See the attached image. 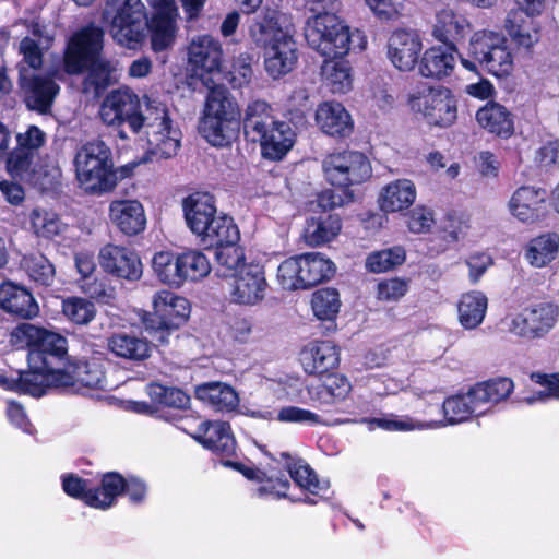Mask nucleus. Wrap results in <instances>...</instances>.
Returning <instances> with one entry per match:
<instances>
[{"mask_svg":"<svg viewBox=\"0 0 559 559\" xmlns=\"http://www.w3.org/2000/svg\"><path fill=\"white\" fill-rule=\"evenodd\" d=\"M263 50L265 71L273 79H278L289 73L297 62V47L294 40V33L278 39Z\"/></svg>","mask_w":559,"mask_h":559,"instance_id":"obj_28","label":"nucleus"},{"mask_svg":"<svg viewBox=\"0 0 559 559\" xmlns=\"http://www.w3.org/2000/svg\"><path fill=\"white\" fill-rule=\"evenodd\" d=\"M103 31L94 25L86 26L74 34L64 53V68L70 74H79L88 69L84 88L95 92L106 88L117 80L118 62L100 56Z\"/></svg>","mask_w":559,"mask_h":559,"instance_id":"obj_2","label":"nucleus"},{"mask_svg":"<svg viewBox=\"0 0 559 559\" xmlns=\"http://www.w3.org/2000/svg\"><path fill=\"white\" fill-rule=\"evenodd\" d=\"M477 123L487 132L502 139L514 133V116L503 105L488 102L476 111Z\"/></svg>","mask_w":559,"mask_h":559,"instance_id":"obj_33","label":"nucleus"},{"mask_svg":"<svg viewBox=\"0 0 559 559\" xmlns=\"http://www.w3.org/2000/svg\"><path fill=\"white\" fill-rule=\"evenodd\" d=\"M147 394L155 403L167 407L186 408L190 403V396L182 390L159 383L148 384Z\"/></svg>","mask_w":559,"mask_h":559,"instance_id":"obj_59","label":"nucleus"},{"mask_svg":"<svg viewBox=\"0 0 559 559\" xmlns=\"http://www.w3.org/2000/svg\"><path fill=\"white\" fill-rule=\"evenodd\" d=\"M369 424L370 429L374 427L381 428L388 431H412V430H428L438 429L440 424L435 421H420L405 415L389 414L381 418L366 419Z\"/></svg>","mask_w":559,"mask_h":559,"instance_id":"obj_50","label":"nucleus"},{"mask_svg":"<svg viewBox=\"0 0 559 559\" xmlns=\"http://www.w3.org/2000/svg\"><path fill=\"white\" fill-rule=\"evenodd\" d=\"M29 222L33 233L45 239H52L64 228L57 214L44 209H34L29 214Z\"/></svg>","mask_w":559,"mask_h":559,"instance_id":"obj_53","label":"nucleus"},{"mask_svg":"<svg viewBox=\"0 0 559 559\" xmlns=\"http://www.w3.org/2000/svg\"><path fill=\"white\" fill-rule=\"evenodd\" d=\"M217 263L226 269L225 276H230V274H236L240 271L242 265H247L245 263V254L240 247L237 243H233L221 249H217L215 252Z\"/></svg>","mask_w":559,"mask_h":559,"instance_id":"obj_61","label":"nucleus"},{"mask_svg":"<svg viewBox=\"0 0 559 559\" xmlns=\"http://www.w3.org/2000/svg\"><path fill=\"white\" fill-rule=\"evenodd\" d=\"M559 252V235L545 233L531 239L524 248V259L533 267H545Z\"/></svg>","mask_w":559,"mask_h":559,"instance_id":"obj_42","label":"nucleus"},{"mask_svg":"<svg viewBox=\"0 0 559 559\" xmlns=\"http://www.w3.org/2000/svg\"><path fill=\"white\" fill-rule=\"evenodd\" d=\"M0 308L22 319H33L39 313L38 304L33 295L12 282L0 284Z\"/></svg>","mask_w":559,"mask_h":559,"instance_id":"obj_30","label":"nucleus"},{"mask_svg":"<svg viewBox=\"0 0 559 559\" xmlns=\"http://www.w3.org/2000/svg\"><path fill=\"white\" fill-rule=\"evenodd\" d=\"M469 29L467 19L451 7H442L436 11L431 35L437 40L450 47H456Z\"/></svg>","mask_w":559,"mask_h":559,"instance_id":"obj_24","label":"nucleus"},{"mask_svg":"<svg viewBox=\"0 0 559 559\" xmlns=\"http://www.w3.org/2000/svg\"><path fill=\"white\" fill-rule=\"evenodd\" d=\"M22 266L33 281L41 285H50L55 278L53 264L40 253L25 255Z\"/></svg>","mask_w":559,"mask_h":559,"instance_id":"obj_58","label":"nucleus"},{"mask_svg":"<svg viewBox=\"0 0 559 559\" xmlns=\"http://www.w3.org/2000/svg\"><path fill=\"white\" fill-rule=\"evenodd\" d=\"M423 50L420 37L411 31H394L388 40V58L400 71H411Z\"/></svg>","mask_w":559,"mask_h":559,"instance_id":"obj_21","label":"nucleus"},{"mask_svg":"<svg viewBox=\"0 0 559 559\" xmlns=\"http://www.w3.org/2000/svg\"><path fill=\"white\" fill-rule=\"evenodd\" d=\"M405 258V250L400 246L373 251L366 259V269L372 273L388 272L401 265Z\"/></svg>","mask_w":559,"mask_h":559,"instance_id":"obj_54","label":"nucleus"},{"mask_svg":"<svg viewBox=\"0 0 559 559\" xmlns=\"http://www.w3.org/2000/svg\"><path fill=\"white\" fill-rule=\"evenodd\" d=\"M276 120L272 107L267 103L253 100L245 109L242 118L245 133L255 141L259 135L266 132V129L274 126Z\"/></svg>","mask_w":559,"mask_h":559,"instance_id":"obj_46","label":"nucleus"},{"mask_svg":"<svg viewBox=\"0 0 559 559\" xmlns=\"http://www.w3.org/2000/svg\"><path fill=\"white\" fill-rule=\"evenodd\" d=\"M255 141L260 142L264 157L277 160L293 147L295 133L288 123L276 120L274 126L266 129V132L259 135Z\"/></svg>","mask_w":559,"mask_h":559,"instance_id":"obj_35","label":"nucleus"},{"mask_svg":"<svg viewBox=\"0 0 559 559\" xmlns=\"http://www.w3.org/2000/svg\"><path fill=\"white\" fill-rule=\"evenodd\" d=\"M109 218L117 228L128 236L142 233L146 226V215L138 200H115L109 205Z\"/></svg>","mask_w":559,"mask_h":559,"instance_id":"obj_27","label":"nucleus"},{"mask_svg":"<svg viewBox=\"0 0 559 559\" xmlns=\"http://www.w3.org/2000/svg\"><path fill=\"white\" fill-rule=\"evenodd\" d=\"M147 28L150 23L141 0H126L114 16L109 32L117 44L135 49L144 40Z\"/></svg>","mask_w":559,"mask_h":559,"instance_id":"obj_13","label":"nucleus"},{"mask_svg":"<svg viewBox=\"0 0 559 559\" xmlns=\"http://www.w3.org/2000/svg\"><path fill=\"white\" fill-rule=\"evenodd\" d=\"M435 225L433 212L426 206L418 205L408 214L407 227L411 233L425 234L429 233Z\"/></svg>","mask_w":559,"mask_h":559,"instance_id":"obj_64","label":"nucleus"},{"mask_svg":"<svg viewBox=\"0 0 559 559\" xmlns=\"http://www.w3.org/2000/svg\"><path fill=\"white\" fill-rule=\"evenodd\" d=\"M10 343L16 349L27 348L28 364L48 361V357L61 358L67 354V338L59 333L34 325L21 323L11 333Z\"/></svg>","mask_w":559,"mask_h":559,"instance_id":"obj_10","label":"nucleus"},{"mask_svg":"<svg viewBox=\"0 0 559 559\" xmlns=\"http://www.w3.org/2000/svg\"><path fill=\"white\" fill-rule=\"evenodd\" d=\"M152 306L156 319L169 328H179L190 314L188 299L169 290H159L154 294Z\"/></svg>","mask_w":559,"mask_h":559,"instance_id":"obj_25","label":"nucleus"},{"mask_svg":"<svg viewBox=\"0 0 559 559\" xmlns=\"http://www.w3.org/2000/svg\"><path fill=\"white\" fill-rule=\"evenodd\" d=\"M191 436L204 448L218 454L230 455L236 450V440L226 421H203Z\"/></svg>","mask_w":559,"mask_h":559,"instance_id":"obj_26","label":"nucleus"},{"mask_svg":"<svg viewBox=\"0 0 559 559\" xmlns=\"http://www.w3.org/2000/svg\"><path fill=\"white\" fill-rule=\"evenodd\" d=\"M19 86L26 107L39 114L50 111L60 91L52 78L32 72L24 66L20 69Z\"/></svg>","mask_w":559,"mask_h":559,"instance_id":"obj_14","label":"nucleus"},{"mask_svg":"<svg viewBox=\"0 0 559 559\" xmlns=\"http://www.w3.org/2000/svg\"><path fill=\"white\" fill-rule=\"evenodd\" d=\"M442 412L444 418L442 420H433L440 424L438 428L461 424L471 419L473 416L484 414L479 403H477L474 395H472V388L465 394L453 395L444 400Z\"/></svg>","mask_w":559,"mask_h":559,"instance_id":"obj_36","label":"nucleus"},{"mask_svg":"<svg viewBox=\"0 0 559 559\" xmlns=\"http://www.w3.org/2000/svg\"><path fill=\"white\" fill-rule=\"evenodd\" d=\"M195 395L219 412H231L239 404L237 392L230 385L222 382L203 383L197 386Z\"/></svg>","mask_w":559,"mask_h":559,"instance_id":"obj_44","label":"nucleus"},{"mask_svg":"<svg viewBox=\"0 0 559 559\" xmlns=\"http://www.w3.org/2000/svg\"><path fill=\"white\" fill-rule=\"evenodd\" d=\"M407 106L431 127L449 128L457 119V99L447 87L420 84L408 93Z\"/></svg>","mask_w":559,"mask_h":559,"instance_id":"obj_8","label":"nucleus"},{"mask_svg":"<svg viewBox=\"0 0 559 559\" xmlns=\"http://www.w3.org/2000/svg\"><path fill=\"white\" fill-rule=\"evenodd\" d=\"M107 348L119 358L142 361L151 355V343L126 332L114 333L107 338Z\"/></svg>","mask_w":559,"mask_h":559,"instance_id":"obj_40","label":"nucleus"},{"mask_svg":"<svg viewBox=\"0 0 559 559\" xmlns=\"http://www.w3.org/2000/svg\"><path fill=\"white\" fill-rule=\"evenodd\" d=\"M311 307L319 320H333L341 307L338 292L334 288H321L314 292Z\"/></svg>","mask_w":559,"mask_h":559,"instance_id":"obj_56","label":"nucleus"},{"mask_svg":"<svg viewBox=\"0 0 559 559\" xmlns=\"http://www.w3.org/2000/svg\"><path fill=\"white\" fill-rule=\"evenodd\" d=\"M188 64L191 71L204 78L221 71L223 48L218 39L209 34L195 35L191 38L188 48Z\"/></svg>","mask_w":559,"mask_h":559,"instance_id":"obj_17","label":"nucleus"},{"mask_svg":"<svg viewBox=\"0 0 559 559\" xmlns=\"http://www.w3.org/2000/svg\"><path fill=\"white\" fill-rule=\"evenodd\" d=\"M152 267L156 277L166 285L180 287L181 271L179 254L169 251L156 252L152 260Z\"/></svg>","mask_w":559,"mask_h":559,"instance_id":"obj_49","label":"nucleus"},{"mask_svg":"<svg viewBox=\"0 0 559 559\" xmlns=\"http://www.w3.org/2000/svg\"><path fill=\"white\" fill-rule=\"evenodd\" d=\"M416 197V187L412 180L396 179L381 189L378 203L382 212L396 213L413 205Z\"/></svg>","mask_w":559,"mask_h":559,"instance_id":"obj_34","label":"nucleus"},{"mask_svg":"<svg viewBox=\"0 0 559 559\" xmlns=\"http://www.w3.org/2000/svg\"><path fill=\"white\" fill-rule=\"evenodd\" d=\"M35 155L32 152L15 147L8 157V170L22 180L38 183L39 178L33 167Z\"/></svg>","mask_w":559,"mask_h":559,"instance_id":"obj_57","label":"nucleus"},{"mask_svg":"<svg viewBox=\"0 0 559 559\" xmlns=\"http://www.w3.org/2000/svg\"><path fill=\"white\" fill-rule=\"evenodd\" d=\"M63 372L70 381L67 386H73L76 390L82 388L103 389L105 386L104 371L96 361H79Z\"/></svg>","mask_w":559,"mask_h":559,"instance_id":"obj_47","label":"nucleus"},{"mask_svg":"<svg viewBox=\"0 0 559 559\" xmlns=\"http://www.w3.org/2000/svg\"><path fill=\"white\" fill-rule=\"evenodd\" d=\"M504 28L513 43L525 49L532 48L540 38V26L535 17H528L520 11H510Z\"/></svg>","mask_w":559,"mask_h":559,"instance_id":"obj_39","label":"nucleus"},{"mask_svg":"<svg viewBox=\"0 0 559 559\" xmlns=\"http://www.w3.org/2000/svg\"><path fill=\"white\" fill-rule=\"evenodd\" d=\"M181 271V285L185 282H198L211 272L207 257L200 250H187L179 254Z\"/></svg>","mask_w":559,"mask_h":559,"instance_id":"obj_51","label":"nucleus"},{"mask_svg":"<svg viewBox=\"0 0 559 559\" xmlns=\"http://www.w3.org/2000/svg\"><path fill=\"white\" fill-rule=\"evenodd\" d=\"M79 187L90 194L107 193L116 187V175L110 148L100 140L80 146L74 156Z\"/></svg>","mask_w":559,"mask_h":559,"instance_id":"obj_6","label":"nucleus"},{"mask_svg":"<svg viewBox=\"0 0 559 559\" xmlns=\"http://www.w3.org/2000/svg\"><path fill=\"white\" fill-rule=\"evenodd\" d=\"M321 74L333 93L344 94L352 88V68L343 57L328 58L322 64Z\"/></svg>","mask_w":559,"mask_h":559,"instance_id":"obj_48","label":"nucleus"},{"mask_svg":"<svg viewBox=\"0 0 559 559\" xmlns=\"http://www.w3.org/2000/svg\"><path fill=\"white\" fill-rule=\"evenodd\" d=\"M532 379L543 389L524 397L523 402L533 404L539 401L544 402L548 399H559V373H534L532 374Z\"/></svg>","mask_w":559,"mask_h":559,"instance_id":"obj_60","label":"nucleus"},{"mask_svg":"<svg viewBox=\"0 0 559 559\" xmlns=\"http://www.w3.org/2000/svg\"><path fill=\"white\" fill-rule=\"evenodd\" d=\"M304 371L310 376H323L340 365V348L332 341H312L300 352Z\"/></svg>","mask_w":559,"mask_h":559,"instance_id":"obj_20","label":"nucleus"},{"mask_svg":"<svg viewBox=\"0 0 559 559\" xmlns=\"http://www.w3.org/2000/svg\"><path fill=\"white\" fill-rule=\"evenodd\" d=\"M144 106L142 112L139 96L129 87H120L106 95L99 116L107 126L120 127L127 123L135 134L144 129L147 152L152 156L174 157L180 147L181 131L173 121L167 105L145 96Z\"/></svg>","mask_w":559,"mask_h":559,"instance_id":"obj_1","label":"nucleus"},{"mask_svg":"<svg viewBox=\"0 0 559 559\" xmlns=\"http://www.w3.org/2000/svg\"><path fill=\"white\" fill-rule=\"evenodd\" d=\"M559 320V307L549 301L532 304L506 319L508 332L525 341L545 337Z\"/></svg>","mask_w":559,"mask_h":559,"instance_id":"obj_11","label":"nucleus"},{"mask_svg":"<svg viewBox=\"0 0 559 559\" xmlns=\"http://www.w3.org/2000/svg\"><path fill=\"white\" fill-rule=\"evenodd\" d=\"M546 201V191L533 186L518 188L508 202L510 214L521 223L531 224L539 218Z\"/></svg>","mask_w":559,"mask_h":559,"instance_id":"obj_23","label":"nucleus"},{"mask_svg":"<svg viewBox=\"0 0 559 559\" xmlns=\"http://www.w3.org/2000/svg\"><path fill=\"white\" fill-rule=\"evenodd\" d=\"M241 114L236 99L222 85L210 88L199 121V132L212 146L226 147L237 139Z\"/></svg>","mask_w":559,"mask_h":559,"instance_id":"obj_4","label":"nucleus"},{"mask_svg":"<svg viewBox=\"0 0 559 559\" xmlns=\"http://www.w3.org/2000/svg\"><path fill=\"white\" fill-rule=\"evenodd\" d=\"M98 262L104 272L129 282L139 281L143 265L139 255L131 249L108 243L98 253Z\"/></svg>","mask_w":559,"mask_h":559,"instance_id":"obj_16","label":"nucleus"},{"mask_svg":"<svg viewBox=\"0 0 559 559\" xmlns=\"http://www.w3.org/2000/svg\"><path fill=\"white\" fill-rule=\"evenodd\" d=\"M147 1L155 11L150 22L152 47L155 51H160L169 47L175 39L178 10L175 0Z\"/></svg>","mask_w":559,"mask_h":559,"instance_id":"obj_19","label":"nucleus"},{"mask_svg":"<svg viewBox=\"0 0 559 559\" xmlns=\"http://www.w3.org/2000/svg\"><path fill=\"white\" fill-rule=\"evenodd\" d=\"M198 238L204 248L217 250L237 243L239 230L231 217L223 215L212 221Z\"/></svg>","mask_w":559,"mask_h":559,"instance_id":"obj_43","label":"nucleus"},{"mask_svg":"<svg viewBox=\"0 0 559 559\" xmlns=\"http://www.w3.org/2000/svg\"><path fill=\"white\" fill-rule=\"evenodd\" d=\"M93 301L83 297H68L62 300V313L72 323L86 325L96 317Z\"/></svg>","mask_w":559,"mask_h":559,"instance_id":"obj_55","label":"nucleus"},{"mask_svg":"<svg viewBox=\"0 0 559 559\" xmlns=\"http://www.w3.org/2000/svg\"><path fill=\"white\" fill-rule=\"evenodd\" d=\"M29 371L21 373L20 385L33 396H41L48 388H66L70 382L63 371L55 370L45 359L29 364Z\"/></svg>","mask_w":559,"mask_h":559,"instance_id":"obj_22","label":"nucleus"},{"mask_svg":"<svg viewBox=\"0 0 559 559\" xmlns=\"http://www.w3.org/2000/svg\"><path fill=\"white\" fill-rule=\"evenodd\" d=\"M185 218L190 230L199 237L216 216L213 197L207 193H193L183 200Z\"/></svg>","mask_w":559,"mask_h":559,"instance_id":"obj_31","label":"nucleus"},{"mask_svg":"<svg viewBox=\"0 0 559 559\" xmlns=\"http://www.w3.org/2000/svg\"><path fill=\"white\" fill-rule=\"evenodd\" d=\"M293 33L290 17L281 11L270 8L255 16L249 26L250 39L263 49Z\"/></svg>","mask_w":559,"mask_h":559,"instance_id":"obj_18","label":"nucleus"},{"mask_svg":"<svg viewBox=\"0 0 559 559\" xmlns=\"http://www.w3.org/2000/svg\"><path fill=\"white\" fill-rule=\"evenodd\" d=\"M286 468L296 485L311 495L323 497L328 492V485L320 484L317 475L304 461L286 462Z\"/></svg>","mask_w":559,"mask_h":559,"instance_id":"obj_52","label":"nucleus"},{"mask_svg":"<svg viewBox=\"0 0 559 559\" xmlns=\"http://www.w3.org/2000/svg\"><path fill=\"white\" fill-rule=\"evenodd\" d=\"M342 222L337 215L321 214L307 219L302 238L310 247H318L335 239L341 233Z\"/></svg>","mask_w":559,"mask_h":559,"instance_id":"obj_41","label":"nucleus"},{"mask_svg":"<svg viewBox=\"0 0 559 559\" xmlns=\"http://www.w3.org/2000/svg\"><path fill=\"white\" fill-rule=\"evenodd\" d=\"M316 122L320 130L334 138L349 136L354 122L346 108L336 102H325L318 106Z\"/></svg>","mask_w":559,"mask_h":559,"instance_id":"obj_29","label":"nucleus"},{"mask_svg":"<svg viewBox=\"0 0 559 559\" xmlns=\"http://www.w3.org/2000/svg\"><path fill=\"white\" fill-rule=\"evenodd\" d=\"M322 170L328 182L344 190V195L332 190L320 195V205L329 209L352 202L354 194L349 188L366 182L372 176L368 157L361 152L349 150L328 154L322 160Z\"/></svg>","mask_w":559,"mask_h":559,"instance_id":"obj_3","label":"nucleus"},{"mask_svg":"<svg viewBox=\"0 0 559 559\" xmlns=\"http://www.w3.org/2000/svg\"><path fill=\"white\" fill-rule=\"evenodd\" d=\"M231 301L243 306L261 302L266 294L267 282L264 271L257 264L242 265L236 274H230Z\"/></svg>","mask_w":559,"mask_h":559,"instance_id":"obj_15","label":"nucleus"},{"mask_svg":"<svg viewBox=\"0 0 559 559\" xmlns=\"http://www.w3.org/2000/svg\"><path fill=\"white\" fill-rule=\"evenodd\" d=\"M44 49L33 37H24L19 45V52L23 56L22 61L19 63V70L22 66L32 72L40 69Z\"/></svg>","mask_w":559,"mask_h":559,"instance_id":"obj_62","label":"nucleus"},{"mask_svg":"<svg viewBox=\"0 0 559 559\" xmlns=\"http://www.w3.org/2000/svg\"><path fill=\"white\" fill-rule=\"evenodd\" d=\"M513 381L509 378H497L472 386V395L479 403L485 414L492 406L506 400L513 391Z\"/></svg>","mask_w":559,"mask_h":559,"instance_id":"obj_45","label":"nucleus"},{"mask_svg":"<svg viewBox=\"0 0 559 559\" xmlns=\"http://www.w3.org/2000/svg\"><path fill=\"white\" fill-rule=\"evenodd\" d=\"M224 465L234 467L250 480H257L260 484L257 489L258 497L271 499L287 497L286 491L289 488V481L286 478L275 477L272 472L269 474L241 463L226 461Z\"/></svg>","mask_w":559,"mask_h":559,"instance_id":"obj_37","label":"nucleus"},{"mask_svg":"<svg viewBox=\"0 0 559 559\" xmlns=\"http://www.w3.org/2000/svg\"><path fill=\"white\" fill-rule=\"evenodd\" d=\"M305 37L312 49L326 58L346 56L355 40H358L359 49L366 46L360 32L350 33L349 27L331 12H319L308 19Z\"/></svg>","mask_w":559,"mask_h":559,"instance_id":"obj_7","label":"nucleus"},{"mask_svg":"<svg viewBox=\"0 0 559 559\" xmlns=\"http://www.w3.org/2000/svg\"><path fill=\"white\" fill-rule=\"evenodd\" d=\"M275 419L285 424H308L312 426L322 424L318 414L298 406L282 407Z\"/></svg>","mask_w":559,"mask_h":559,"instance_id":"obj_63","label":"nucleus"},{"mask_svg":"<svg viewBox=\"0 0 559 559\" xmlns=\"http://www.w3.org/2000/svg\"><path fill=\"white\" fill-rule=\"evenodd\" d=\"M122 485V476L115 472L103 475L99 488L92 487L88 480L72 474L62 477V488L67 495L83 500L90 507L102 510H106L116 503Z\"/></svg>","mask_w":559,"mask_h":559,"instance_id":"obj_12","label":"nucleus"},{"mask_svg":"<svg viewBox=\"0 0 559 559\" xmlns=\"http://www.w3.org/2000/svg\"><path fill=\"white\" fill-rule=\"evenodd\" d=\"M460 325L468 331L476 330L485 320L488 298L479 290H471L461 295L457 305Z\"/></svg>","mask_w":559,"mask_h":559,"instance_id":"obj_38","label":"nucleus"},{"mask_svg":"<svg viewBox=\"0 0 559 559\" xmlns=\"http://www.w3.org/2000/svg\"><path fill=\"white\" fill-rule=\"evenodd\" d=\"M331 260L319 252H309L284 260L277 267L276 278L285 290L307 289L334 274Z\"/></svg>","mask_w":559,"mask_h":559,"instance_id":"obj_9","label":"nucleus"},{"mask_svg":"<svg viewBox=\"0 0 559 559\" xmlns=\"http://www.w3.org/2000/svg\"><path fill=\"white\" fill-rule=\"evenodd\" d=\"M461 64L475 74L481 67L493 76L507 78L513 72L514 58L502 34L483 29L472 35L467 57H461Z\"/></svg>","mask_w":559,"mask_h":559,"instance_id":"obj_5","label":"nucleus"},{"mask_svg":"<svg viewBox=\"0 0 559 559\" xmlns=\"http://www.w3.org/2000/svg\"><path fill=\"white\" fill-rule=\"evenodd\" d=\"M456 47L433 46L428 48L419 62V73L428 79L442 80L450 76L456 66Z\"/></svg>","mask_w":559,"mask_h":559,"instance_id":"obj_32","label":"nucleus"}]
</instances>
